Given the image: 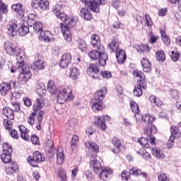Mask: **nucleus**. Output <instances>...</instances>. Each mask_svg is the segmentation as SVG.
I'll list each match as a JSON object with an SVG mask.
<instances>
[{
  "label": "nucleus",
  "instance_id": "1",
  "mask_svg": "<svg viewBox=\"0 0 181 181\" xmlns=\"http://www.w3.org/2000/svg\"><path fill=\"white\" fill-rule=\"evenodd\" d=\"M88 57L92 60H98L100 66H105L108 60V54L105 53V49L103 45H99L97 49H93L88 52Z\"/></svg>",
  "mask_w": 181,
  "mask_h": 181
},
{
  "label": "nucleus",
  "instance_id": "2",
  "mask_svg": "<svg viewBox=\"0 0 181 181\" xmlns=\"http://www.w3.org/2000/svg\"><path fill=\"white\" fill-rule=\"evenodd\" d=\"M67 25L61 23L59 24V26L61 28L62 33L66 42H70L71 41V31L70 30V28H71L76 26V20H74V18H70L69 19Z\"/></svg>",
  "mask_w": 181,
  "mask_h": 181
},
{
  "label": "nucleus",
  "instance_id": "3",
  "mask_svg": "<svg viewBox=\"0 0 181 181\" xmlns=\"http://www.w3.org/2000/svg\"><path fill=\"white\" fill-rule=\"evenodd\" d=\"M73 90L69 87L63 88L57 97V101L59 104H64L66 101H71L73 100Z\"/></svg>",
  "mask_w": 181,
  "mask_h": 181
},
{
  "label": "nucleus",
  "instance_id": "4",
  "mask_svg": "<svg viewBox=\"0 0 181 181\" xmlns=\"http://www.w3.org/2000/svg\"><path fill=\"white\" fill-rule=\"evenodd\" d=\"M85 6L90 8L93 12H100V5H105V0H81Z\"/></svg>",
  "mask_w": 181,
  "mask_h": 181
},
{
  "label": "nucleus",
  "instance_id": "5",
  "mask_svg": "<svg viewBox=\"0 0 181 181\" xmlns=\"http://www.w3.org/2000/svg\"><path fill=\"white\" fill-rule=\"evenodd\" d=\"M158 129L156 127L152 124H147L144 129L143 134L146 135L148 138L150 139L151 145H155V136H153L154 134H156Z\"/></svg>",
  "mask_w": 181,
  "mask_h": 181
},
{
  "label": "nucleus",
  "instance_id": "6",
  "mask_svg": "<svg viewBox=\"0 0 181 181\" xmlns=\"http://www.w3.org/2000/svg\"><path fill=\"white\" fill-rule=\"evenodd\" d=\"M11 153H12V146L8 143H4L3 144V152L0 156L4 163H9L11 162V159H12Z\"/></svg>",
  "mask_w": 181,
  "mask_h": 181
},
{
  "label": "nucleus",
  "instance_id": "7",
  "mask_svg": "<svg viewBox=\"0 0 181 181\" xmlns=\"http://www.w3.org/2000/svg\"><path fill=\"white\" fill-rule=\"evenodd\" d=\"M18 70L19 71H21V73L18 76V81L21 84H25V83L32 77L30 69L29 68V66H26L25 68H20Z\"/></svg>",
  "mask_w": 181,
  "mask_h": 181
},
{
  "label": "nucleus",
  "instance_id": "8",
  "mask_svg": "<svg viewBox=\"0 0 181 181\" xmlns=\"http://www.w3.org/2000/svg\"><path fill=\"white\" fill-rule=\"evenodd\" d=\"M89 166L93 173H100L103 171V165L101 162L97 159V158L92 156L89 163Z\"/></svg>",
  "mask_w": 181,
  "mask_h": 181
},
{
  "label": "nucleus",
  "instance_id": "9",
  "mask_svg": "<svg viewBox=\"0 0 181 181\" xmlns=\"http://www.w3.org/2000/svg\"><path fill=\"white\" fill-rule=\"evenodd\" d=\"M54 13H55L57 19H59L62 22H66L69 21V16L66 13H64L63 11V6L62 4H56L54 7Z\"/></svg>",
  "mask_w": 181,
  "mask_h": 181
},
{
  "label": "nucleus",
  "instance_id": "10",
  "mask_svg": "<svg viewBox=\"0 0 181 181\" xmlns=\"http://www.w3.org/2000/svg\"><path fill=\"white\" fill-rule=\"evenodd\" d=\"M110 119H111V117H110L108 115L96 117L95 120V125L97 127V128H99V129H101L102 131H105V129H107V124H105V120L110 121Z\"/></svg>",
  "mask_w": 181,
  "mask_h": 181
},
{
  "label": "nucleus",
  "instance_id": "11",
  "mask_svg": "<svg viewBox=\"0 0 181 181\" xmlns=\"http://www.w3.org/2000/svg\"><path fill=\"white\" fill-rule=\"evenodd\" d=\"M13 88H16L18 87V83L15 81H11L9 83L4 82L0 84V93L1 95H6L8 94V91H10L11 87Z\"/></svg>",
  "mask_w": 181,
  "mask_h": 181
},
{
  "label": "nucleus",
  "instance_id": "12",
  "mask_svg": "<svg viewBox=\"0 0 181 181\" xmlns=\"http://www.w3.org/2000/svg\"><path fill=\"white\" fill-rule=\"evenodd\" d=\"M27 160L28 163L30 165V166L35 168V166H36V162H43L45 160V158L39 151H35L33 153V157L29 156L27 158Z\"/></svg>",
  "mask_w": 181,
  "mask_h": 181
},
{
  "label": "nucleus",
  "instance_id": "13",
  "mask_svg": "<svg viewBox=\"0 0 181 181\" xmlns=\"http://www.w3.org/2000/svg\"><path fill=\"white\" fill-rule=\"evenodd\" d=\"M90 104L92 110L95 112H98V111H103L104 110V103L101 99H92Z\"/></svg>",
  "mask_w": 181,
  "mask_h": 181
},
{
  "label": "nucleus",
  "instance_id": "14",
  "mask_svg": "<svg viewBox=\"0 0 181 181\" xmlns=\"http://www.w3.org/2000/svg\"><path fill=\"white\" fill-rule=\"evenodd\" d=\"M4 50H6V53L10 54V56H13L16 52H19V47L13 46L12 42L7 41L4 43Z\"/></svg>",
  "mask_w": 181,
  "mask_h": 181
},
{
  "label": "nucleus",
  "instance_id": "15",
  "mask_svg": "<svg viewBox=\"0 0 181 181\" xmlns=\"http://www.w3.org/2000/svg\"><path fill=\"white\" fill-rule=\"evenodd\" d=\"M70 63H71V54L70 53L64 54L59 62L60 67L66 69V67L69 66Z\"/></svg>",
  "mask_w": 181,
  "mask_h": 181
},
{
  "label": "nucleus",
  "instance_id": "16",
  "mask_svg": "<svg viewBox=\"0 0 181 181\" xmlns=\"http://www.w3.org/2000/svg\"><path fill=\"white\" fill-rule=\"evenodd\" d=\"M18 32V24L15 22V20H11L7 25V33L9 36L13 37Z\"/></svg>",
  "mask_w": 181,
  "mask_h": 181
},
{
  "label": "nucleus",
  "instance_id": "17",
  "mask_svg": "<svg viewBox=\"0 0 181 181\" xmlns=\"http://www.w3.org/2000/svg\"><path fill=\"white\" fill-rule=\"evenodd\" d=\"M86 71L92 78H98V72L100 71V69L97 65L94 64H90Z\"/></svg>",
  "mask_w": 181,
  "mask_h": 181
},
{
  "label": "nucleus",
  "instance_id": "18",
  "mask_svg": "<svg viewBox=\"0 0 181 181\" xmlns=\"http://www.w3.org/2000/svg\"><path fill=\"white\" fill-rule=\"evenodd\" d=\"M14 54L16 56L17 63H18V70H19V69H25L26 66H28L23 64V62H25V55L21 53V49H19V51Z\"/></svg>",
  "mask_w": 181,
  "mask_h": 181
},
{
  "label": "nucleus",
  "instance_id": "19",
  "mask_svg": "<svg viewBox=\"0 0 181 181\" xmlns=\"http://www.w3.org/2000/svg\"><path fill=\"white\" fill-rule=\"evenodd\" d=\"M116 59L118 63L120 64H122V63H125V60H127V54H125V51L121 49H117Z\"/></svg>",
  "mask_w": 181,
  "mask_h": 181
},
{
  "label": "nucleus",
  "instance_id": "20",
  "mask_svg": "<svg viewBox=\"0 0 181 181\" xmlns=\"http://www.w3.org/2000/svg\"><path fill=\"white\" fill-rule=\"evenodd\" d=\"M141 63L143 71H145L146 73H149L152 71V64L151 63V62H149V59L144 57L142 59Z\"/></svg>",
  "mask_w": 181,
  "mask_h": 181
},
{
  "label": "nucleus",
  "instance_id": "21",
  "mask_svg": "<svg viewBox=\"0 0 181 181\" xmlns=\"http://www.w3.org/2000/svg\"><path fill=\"white\" fill-rule=\"evenodd\" d=\"M151 153L157 159H164L165 158V153L158 148L151 147Z\"/></svg>",
  "mask_w": 181,
  "mask_h": 181
},
{
  "label": "nucleus",
  "instance_id": "22",
  "mask_svg": "<svg viewBox=\"0 0 181 181\" xmlns=\"http://www.w3.org/2000/svg\"><path fill=\"white\" fill-rule=\"evenodd\" d=\"M112 145L115 147L112 150L113 153H119L121 152V141L118 138L114 137L112 139Z\"/></svg>",
  "mask_w": 181,
  "mask_h": 181
},
{
  "label": "nucleus",
  "instance_id": "23",
  "mask_svg": "<svg viewBox=\"0 0 181 181\" xmlns=\"http://www.w3.org/2000/svg\"><path fill=\"white\" fill-rule=\"evenodd\" d=\"M80 16L83 18L85 21H91L93 19V15L88 11L87 8H82L80 11Z\"/></svg>",
  "mask_w": 181,
  "mask_h": 181
},
{
  "label": "nucleus",
  "instance_id": "24",
  "mask_svg": "<svg viewBox=\"0 0 181 181\" xmlns=\"http://www.w3.org/2000/svg\"><path fill=\"white\" fill-rule=\"evenodd\" d=\"M2 113L6 118L9 119H15V114L13 113V110L11 109L10 107H6L3 108Z\"/></svg>",
  "mask_w": 181,
  "mask_h": 181
},
{
  "label": "nucleus",
  "instance_id": "25",
  "mask_svg": "<svg viewBox=\"0 0 181 181\" xmlns=\"http://www.w3.org/2000/svg\"><path fill=\"white\" fill-rule=\"evenodd\" d=\"M47 90L53 95V94H56L57 93V88H56V85L54 84V81L52 80H49L47 82Z\"/></svg>",
  "mask_w": 181,
  "mask_h": 181
},
{
  "label": "nucleus",
  "instance_id": "26",
  "mask_svg": "<svg viewBox=\"0 0 181 181\" xmlns=\"http://www.w3.org/2000/svg\"><path fill=\"white\" fill-rule=\"evenodd\" d=\"M28 26L33 28L35 33H39V32L43 31V24H42V23L40 21H34L31 24L28 25Z\"/></svg>",
  "mask_w": 181,
  "mask_h": 181
},
{
  "label": "nucleus",
  "instance_id": "27",
  "mask_svg": "<svg viewBox=\"0 0 181 181\" xmlns=\"http://www.w3.org/2000/svg\"><path fill=\"white\" fill-rule=\"evenodd\" d=\"M51 37L52 34H50V32L42 30L40 32L38 39L42 42H50Z\"/></svg>",
  "mask_w": 181,
  "mask_h": 181
},
{
  "label": "nucleus",
  "instance_id": "28",
  "mask_svg": "<svg viewBox=\"0 0 181 181\" xmlns=\"http://www.w3.org/2000/svg\"><path fill=\"white\" fill-rule=\"evenodd\" d=\"M80 76V71L76 66H71L69 69V77L72 80H77Z\"/></svg>",
  "mask_w": 181,
  "mask_h": 181
},
{
  "label": "nucleus",
  "instance_id": "29",
  "mask_svg": "<svg viewBox=\"0 0 181 181\" xmlns=\"http://www.w3.org/2000/svg\"><path fill=\"white\" fill-rule=\"evenodd\" d=\"M44 106L45 100L43 99V98L40 97L38 98L33 104V110H35V111H39V110L42 108Z\"/></svg>",
  "mask_w": 181,
  "mask_h": 181
},
{
  "label": "nucleus",
  "instance_id": "30",
  "mask_svg": "<svg viewBox=\"0 0 181 181\" xmlns=\"http://www.w3.org/2000/svg\"><path fill=\"white\" fill-rule=\"evenodd\" d=\"M18 164L15 162L10 163L9 166L6 168L7 175H13L18 170Z\"/></svg>",
  "mask_w": 181,
  "mask_h": 181
},
{
  "label": "nucleus",
  "instance_id": "31",
  "mask_svg": "<svg viewBox=\"0 0 181 181\" xmlns=\"http://www.w3.org/2000/svg\"><path fill=\"white\" fill-rule=\"evenodd\" d=\"M130 175H133V176H142L143 177H148V175L146 173H142V170L136 167H133L130 170Z\"/></svg>",
  "mask_w": 181,
  "mask_h": 181
},
{
  "label": "nucleus",
  "instance_id": "32",
  "mask_svg": "<svg viewBox=\"0 0 181 181\" xmlns=\"http://www.w3.org/2000/svg\"><path fill=\"white\" fill-rule=\"evenodd\" d=\"M19 129L21 132V136L22 139H24V141H29V134H28L29 130L26 129V127L23 125H21L19 126Z\"/></svg>",
  "mask_w": 181,
  "mask_h": 181
},
{
  "label": "nucleus",
  "instance_id": "33",
  "mask_svg": "<svg viewBox=\"0 0 181 181\" xmlns=\"http://www.w3.org/2000/svg\"><path fill=\"white\" fill-rule=\"evenodd\" d=\"M105 94H107V88H102L100 90H98L95 93V98L93 99L96 100H104V97H105Z\"/></svg>",
  "mask_w": 181,
  "mask_h": 181
},
{
  "label": "nucleus",
  "instance_id": "34",
  "mask_svg": "<svg viewBox=\"0 0 181 181\" xmlns=\"http://www.w3.org/2000/svg\"><path fill=\"white\" fill-rule=\"evenodd\" d=\"M11 8L13 11L17 12L18 15H19V16H21V18H23V16H25V10L22 8L21 4H13Z\"/></svg>",
  "mask_w": 181,
  "mask_h": 181
},
{
  "label": "nucleus",
  "instance_id": "35",
  "mask_svg": "<svg viewBox=\"0 0 181 181\" xmlns=\"http://www.w3.org/2000/svg\"><path fill=\"white\" fill-rule=\"evenodd\" d=\"M57 165L64 163V153H63V149L62 148H59L57 152Z\"/></svg>",
  "mask_w": 181,
  "mask_h": 181
},
{
  "label": "nucleus",
  "instance_id": "36",
  "mask_svg": "<svg viewBox=\"0 0 181 181\" xmlns=\"http://www.w3.org/2000/svg\"><path fill=\"white\" fill-rule=\"evenodd\" d=\"M34 67H36L37 70H45L46 69V62H45L44 59H37L34 63Z\"/></svg>",
  "mask_w": 181,
  "mask_h": 181
},
{
  "label": "nucleus",
  "instance_id": "37",
  "mask_svg": "<svg viewBox=\"0 0 181 181\" xmlns=\"http://www.w3.org/2000/svg\"><path fill=\"white\" fill-rule=\"evenodd\" d=\"M138 142L140 144L143 148H146V149H149L151 148V146L149 144H151V139L148 140L146 138L141 137V139H138Z\"/></svg>",
  "mask_w": 181,
  "mask_h": 181
},
{
  "label": "nucleus",
  "instance_id": "38",
  "mask_svg": "<svg viewBox=\"0 0 181 181\" xmlns=\"http://www.w3.org/2000/svg\"><path fill=\"white\" fill-rule=\"evenodd\" d=\"M108 48L110 49L111 53L114 52L118 48V40L113 38L112 42L108 45Z\"/></svg>",
  "mask_w": 181,
  "mask_h": 181
},
{
  "label": "nucleus",
  "instance_id": "39",
  "mask_svg": "<svg viewBox=\"0 0 181 181\" xmlns=\"http://www.w3.org/2000/svg\"><path fill=\"white\" fill-rule=\"evenodd\" d=\"M156 60L158 62L163 63V62L166 60V55L165 54V52L162 50L158 51L157 52H156Z\"/></svg>",
  "mask_w": 181,
  "mask_h": 181
},
{
  "label": "nucleus",
  "instance_id": "40",
  "mask_svg": "<svg viewBox=\"0 0 181 181\" xmlns=\"http://www.w3.org/2000/svg\"><path fill=\"white\" fill-rule=\"evenodd\" d=\"M37 94L41 97H44L46 94V89H45V85L43 83L38 84L36 90Z\"/></svg>",
  "mask_w": 181,
  "mask_h": 181
},
{
  "label": "nucleus",
  "instance_id": "41",
  "mask_svg": "<svg viewBox=\"0 0 181 181\" xmlns=\"http://www.w3.org/2000/svg\"><path fill=\"white\" fill-rule=\"evenodd\" d=\"M130 106L132 108V111L134 112V114H136L135 115L136 119H138V117H139V115H138L139 114V107L138 106V104H136V103L135 102H131Z\"/></svg>",
  "mask_w": 181,
  "mask_h": 181
},
{
  "label": "nucleus",
  "instance_id": "42",
  "mask_svg": "<svg viewBox=\"0 0 181 181\" xmlns=\"http://www.w3.org/2000/svg\"><path fill=\"white\" fill-rule=\"evenodd\" d=\"M100 177L102 180H107L108 178V176L112 173V170H104V168H102V171H100Z\"/></svg>",
  "mask_w": 181,
  "mask_h": 181
},
{
  "label": "nucleus",
  "instance_id": "43",
  "mask_svg": "<svg viewBox=\"0 0 181 181\" xmlns=\"http://www.w3.org/2000/svg\"><path fill=\"white\" fill-rule=\"evenodd\" d=\"M149 101H151L152 104L156 105V107H160L162 105V100L156 98L155 95H151L149 98Z\"/></svg>",
  "mask_w": 181,
  "mask_h": 181
},
{
  "label": "nucleus",
  "instance_id": "44",
  "mask_svg": "<svg viewBox=\"0 0 181 181\" xmlns=\"http://www.w3.org/2000/svg\"><path fill=\"white\" fill-rule=\"evenodd\" d=\"M43 112H40L37 117V122H35L36 125V129L38 131H40V125H42V121L43 119Z\"/></svg>",
  "mask_w": 181,
  "mask_h": 181
},
{
  "label": "nucleus",
  "instance_id": "45",
  "mask_svg": "<svg viewBox=\"0 0 181 181\" xmlns=\"http://www.w3.org/2000/svg\"><path fill=\"white\" fill-rule=\"evenodd\" d=\"M141 117V121H143L144 122H148V124H151V122H153V121L155 120V118L149 114H146Z\"/></svg>",
  "mask_w": 181,
  "mask_h": 181
},
{
  "label": "nucleus",
  "instance_id": "46",
  "mask_svg": "<svg viewBox=\"0 0 181 181\" xmlns=\"http://www.w3.org/2000/svg\"><path fill=\"white\" fill-rule=\"evenodd\" d=\"M170 132L171 136L173 138H179L180 136V132H179V128L175 126L171 127Z\"/></svg>",
  "mask_w": 181,
  "mask_h": 181
},
{
  "label": "nucleus",
  "instance_id": "47",
  "mask_svg": "<svg viewBox=\"0 0 181 181\" xmlns=\"http://www.w3.org/2000/svg\"><path fill=\"white\" fill-rule=\"evenodd\" d=\"M132 74L134 77H137V78H140V80H143V81L146 80V77H145V74H144L143 72L141 71L136 69L133 71Z\"/></svg>",
  "mask_w": 181,
  "mask_h": 181
},
{
  "label": "nucleus",
  "instance_id": "48",
  "mask_svg": "<svg viewBox=\"0 0 181 181\" xmlns=\"http://www.w3.org/2000/svg\"><path fill=\"white\" fill-rule=\"evenodd\" d=\"M78 137L77 135H74L72 139H71V146L72 148V150L74 151L77 149V145L78 144Z\"/></svg>",
  "mask_w": 181,
  "mask_h": 181
},
{
  "label": "nucleus",
  "instance_id": "49",
  "mask_svg": "<svg viewBox=\"0 0 181 181\" xmlns=\"http://www.w3.org/2000/svg\"><path fill=\"white\" fill-rule=\"evenodd\" d=\"M38 6H40V8L41 9H43L44 11L45 9H47V8H49V1H47V0H39L38 1Z\"/></svg>",
  "mask_w": 181,
  "mask_h": 181
},
{
  "label": "nucleus",
  "instance_id": "50",
  "mask_svg": "<svg viewBox=\"0 0 181 181\" xmlns=\"http://www.w3.org/2000/svg\"><path fill=\"white\" fill-rule=\"evenodd\" d=\"M20 36H26L29 33V27L26 25H22L18 30Z\"/></svg>",
  "mask_w": 181,
  "mask_h": 181
},
{
  "label": "nucleus",
  "instance_id": "51",
  "mask_svg": "<svg viewBox=\"0 0 181 181\" xmlns=\"http://www.w3.org/2000/svg\"><path fill=\"white\" fill-rule=\"evenodd\" d=\"M100 43V37L98 35L93 34L91 36V44L93 47H95L97 45Z\"/></svg>",
  "mask_w": 181,
  "mask_h": 181
},
{
  "label": "nucleus",
  "instance_id": "52",
  "mask_svg": "<svg viewBox=\"0 0 181 181\" xmlns=\"http://www.w3.org/2000/svg\"><path fill=\"white\" fill-rule=\"evenodd\" d=\"M58 176L60 177L62 181H66L67 179V175H66V171L63 168H59L58 170Z\"/></svg>",
  "mask_w": 181,
  "mask_h": 181
},
{
  "label": "nucleus",
  "instance_id": "53",
  "mask_svg": "<svg viewBox=\"0 0 181 181\" xmlns=\"http://www.w3.org/2000/svg\"><path fill=\"white\" fill-rule=\"evenodd\" d=\"M150 48H149V45H139L138 48H137V52H141L142 53H145V52H149Z\"/></svg>",
  "mask_w": 181,
  "mask_h": 181
},
{
  "label": "nucleus",
  "instance_id": "54",
  "mask_svg": "<svg viewBox=\"0 0 181 181\" xmlns=\"http://www.w3.org/2000/svg\"><path fill=\"white\" fill-rule=\"evenodd\" d=\"M4 127L6 129H11L12 128V122L9 119H4L3 121Z\"/></svg>",
  "mask_w": 181,
  "mask_h": 181
},
{
  "label": "nucleus",
  "instance_id": "55",
  "mask_svg": "<svg viewBox=\"0 0 181 181\" xmlns=\"http://www.w3.org/2000/svg\"><path fill=\"white\" fill-rule=\"evenodd\" d=\"M89 149L93 151V152H98V145L95 144L94 142H88Z\"/></svg>",
  "mask_w": 181,
  "mask_h": 181
},
{
  "label": "nucleus",
  "instance_id": "56",
  "mask_svg": "<svg viewBox=\"0 0 181 181\" xmlns=\"http://www.w3.org/2000/svg\"><path fill=\"white\" fill-rule=\"evenodd\" d=\"M133 94L135 95V97H141V95L143 94L142 89H141V88H138V86H136L134 89Z\"/></svg>",
  "mask_w": 181,
  "mask_h": 181
},
{
  "label": "nucleus",
  "instance_id": "57",
  "mask_svg": "<svg viewBox=\"0 0 181 181\" xmlns=\"http://www.w3.org/2000/svg\"><path fill=\"white\" fill-rule=\"evenodd\" d=\"M28 19L27 21V23L28 25L33 23V22H35V13H29L28 15Z\"/></svg>",
  "mask_w": 181,
  "mask_h": 181
},
{
  "label": "nucleus",
  "instance_id": "58",
  "mask_svg": "<svg viewBox=\"0 0 181 181\" xmlns=\"http://www.w3.org/2000/svg\"><path fill=\"white\" fill-rule=\"evenodd\" d=\"M85 175L88 180L89 181H94V176H93V173H91V170H88L85 172Z\"/></svg>",
  "mask_w": 181,
  "mask_h": 181
},
{
  "label": "nucleus",
  "instance_id": "59",
  "mask_svg": "<svg viewBox=\"0 0 181 181\" xmlns=\"http://www.w3.org/2000/svg\"><path fill=\"white\" fill-rule=\"evenodd\" d=\"M179 57H180V53L176 52L175 51L172 52L171 59H172L173 62H177V60H179Z\"/></svg>",
  "mask_w": 181,
  "mask_h": 181
},
{
  "label": "nucleus",
  "instance_id": "60",
  "mask_svg": "<svg viewBox=\"0 0 181 181\" xmlns=\"http://www.w3.org/2000/svg\"><path fill=\"white\" fill-rule=\"evenodd\" d=\"M158 180L159 181H170V180H169V177H168V175H166V174L163 173L159 175Z\"/></svg>",
  "mask_w": 181,
  "mask_h": 181
},
{
  "label": "nucleus",
  "instance_id": "61",
  "mask_svg": "<svg viewBox=\"0 0 181 181\" xmlns=\"http://www.w3.org/2000/svg\"><path fill=\"white\" fill-rule=\"evenodd\" d=\"M116 93L118 97H122V94H124V89H122V86L117 85L116 87Z\"/></svg>",
  "mask_w": 181,
  "mask_h": 181
},
{
  "label": "nucleus",
  "instance_id": "62",
  "mask_svg": "<svg viewBox=\"0 0 181 181\" xmlns=\"http://www.w3.org/2000/svg\"><path fill=\"white\" fill-rule=\"evenodd\" d=\"M78 48L82 51L84 52L86 49H87V45H86V42L81 40L78 42Z\"/></svg>",
  "mask_w": 181,
  "mask_h": 181
},
{
  "label": "nucleus",
  "instance_id": "63",
  "mask_svg": "<svg viewBox=\"0 0 181 181\" xmlns=\"http://www.w3.org/2000/svg\"><path fill=\"white\" fill-rule=\"evenodd\" d=\"M101 76L103 78H110V77H112L111 72H110L108 71H102Z\"/></svg>",
  "mask_w": 181,
  "mask_h": 181
},
{
  "label": "nucleus",
  "instance_id": "64",
  "mask_svg": "<svg viewBox=\"0 0 181 181\" xmlns=\"http://www.w3.org/2000/svg\"><path fill=\"white\" fill-rule=\"evenodd\" d=\"M28 123L30 124V125H33V124H35V113L33 112L30 115L28 119Z\"/></svg>",
  "mask_w": 181,
  "mask_h": 181
}]
</instances>
